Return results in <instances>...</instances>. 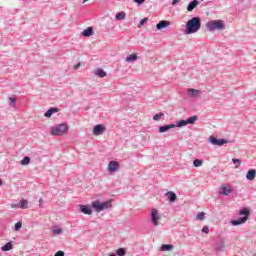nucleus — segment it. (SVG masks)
Returning <instances> with one entry per match:
<instances>
[{
	"label": "nucleus",
	"mask_w": 256,
	"mask_h": 256,
	"mask_svg": "<svg viewBox=\"0 0 256 256\" xmlns=\"http://www.w3.org/2000/svg\"><path fill=\"white\" fill-rule=\"evenodd\" d=\"M199 29H201V18L193 17L192 19L187 21L184 34L192 35V33H197V31H199Z\"/></svg>",
	"instance_id": "f257e3e1"
},
{
	"label": "nucleus",
	"mask_w": 256,
	"mask_h": 256,
	"mask_svg": "<svg viewBox=\"0 0 256 256\" xmlns=\"http://www.w3.org/2000/svg\"><path fill=\"white\" fill-rule=\"evenodd\" d=\"M249 209L242 208L239 211V215H243L244 217H240L236 220L231 221V225H234V227H237L238 225H243V223H247V219H249Z\"/></svg>",
	"instance_id": "f03ea898"
},
{
	"label": "nucleus",
	"mask_w": 256,
	"mask_h": 256,
	"mask_svg": "<svg viewBox=\"0 0 256 256\" xmlns=\"http://www.w3.org/2000/svg\"><path fill=\"white\" fill-rule=\"evenodd\" d=\"M206 27L208 31H223L225 23H223V20H212L207 22Z\"/></svg>",
	"instance_id": "7ed1b4c3"
},
{
	"label": "nucleus",
	"mask_w": 256,
	"mask_h": 256,
	"mask_svg": "<svg viewBox=\"0 0 256 256\" xmlns=\"http://www.w3.org/2000/svg\"><path fill=\"white\" fill-rule=\"evenodd\" d=\"M68 131H69V126H67V124L65 123H62V124L53 126L51 128V135L61 136V135H65V133H68Z\"/></svg>",
	"instance_id": "20e7f679"
},
{
	"label": "nucleus",
	"mask_w": 256,
	"mask_h": 256,
	"mask_svg": "<svg viewBox=\"0 0 256 256\" xmlns=\"http://www.w3.org/2000/svg\"><path fill=\"white\" fill-rule=\"evenodd\" d=\"M91 207L97 211V213H101V211H105V209H109L112 207L111 201L101 202L99 200L93 201Z\"/></svg>",
	"instance_id": "39448f33"
},
{
	"label": "nucleus",
	"mask_w": 256,
	"mask_h": 256,
	"mask_svg": "<svg viewBox=\"0 0 256 256\" xmlns=\"http://www.w3.org/2000/svg\"><path fill=\"white\" fill-rule=\"evenodd\" d=\"M199 117L197 116H191L186 120H179L176 121V124H174L175 127H187V125H193L195 121H197Z\"/></svg>",
	"instance_id": "423d86ee"
},
{
	"label": "nucleus",
	"mask_w": 256,
	"mask_h": 256,
	"mask_svg": "<svg viewBox=\"0 0 256 256\" xmlns=\"http://www.w3.org/2000/svg\"><path fill=\"white\" fill-rule=\"evenodd\" d=\"M161 219V215H159V211L155 208L151 210V223L154 227H159V221Z\"/></svg>",
	"instance_id": "0eeeda50"
},
{
	"label": "nucleus",
	"mask_w": 256,
	"mask_h": 256,
	"mask_svg": "<svg viewBox=\"0 0 256 256\" xmlns=\"http://www.w3.org/2000/svg\"><path fill=\"white\" fill-rule=\"evenodd\" d=\"M208 141L211 143V145H216L217 147H223V145L229 143V141L226 139H217L215 136H210Z\"/></svg>",
	"instance_id": "6e6552de"
},
{
	"label": "nucleus",
	"mask_w": 256,
	"mask_h": 256,
	"mask_svg": "<svg viewBox=\"0 0 256 256\" xmlns=\"http://www.w3.org/2000/svg\"><path fill=\"white\" fill-rule=\"evenodd\" d=\"M109 173H117L119 171V162L112 160L108 163Z\"/></svg>",
	"instance_id": "1a4fd4ad"
},
{
	"label": "nucleus",
	"mask_w": 256,
	"mask_h": 256,
	"mask_svg": "<svg viewBox=\"0 0 256 256\" xmlns=\"http://www.w3.org/2000/svg\"><path fill=\"white\" fill-rule=\"evenodd\" d=\"M105 133V127L102 124H97L93 128V135H103Z\"/></svg>",
	"instance_id": "9d476101"
},
{
	"label": "nucleus",
	"mask_w": 256,
	"mask_h": 256,
	"mask_svg": "<svg viewBox=\"0 0 256 256\" xmlns=\"http://www.w3.org/2000/svg\"><path fill=\"white\" fill-rule=\"evenodd\" d=\"M233 192V189H231V186L229 185H222L220 187V195H229V193H232Z\"/></svg>",
	"instance_id": "9b49d317"
},
{
	"label": "nucleus",
	"mask_w": 256,
	"mask_h": 256,
	"mask_svg": "<svg viewBox=\"0 0 256 256\" xmlns=\"http://www.w3.org/2000/svg\"><path fill=\"white\" fill-rule=\"evenodd\" d=\"M80 211L81 213H84V215H92L93 209H91V206L89 205H80Z\"/></svg>",
	"instance_id": "f8f14e48"
},
{
	"label": "nucleus",
	"mask_w": 256,
	"mask_h": 256,
	"mask_svg": "<svg viewBox=\"0 0 256 256\" xmlns=\"http://www.w3.org/2000/svg\"><path fill=\"white\" fill-rule=\"evenodd\" d=\"M215 251H225V241L223 240H218L215 245H214Z\"/></svg>",
	"instance_id": "ddd939ff"
},
{
	"label": "nucleus",
	"mask_w": 256,
	"mask_h": 256,
	"mask_svg": "<svg viewBox=\"0 0 256 256\" xmlns=\"http://www.w3.org/2000/svg\"><path fill=\"white\" fill-rule=\"evenodd\" d=\"M170 129H175V124H168L164 126H160L158 128L159 133H167Z\"/></svg>",
	"instance_id": "4468645a"
},
{
	"label": "nucleus",
	"mask_w": 256,
	"mask_h": 256,
	"mask_svg": "<svg viewBox=\"0 0 256 256\" xmlns=\"http://www.w3.org/2000/svg\"><path fill=\"white\" fill-rule=\"evenodd\" d=\"M169 25H171V22L167 20H162L156 25V29L158 31H161V29H165V27H169Z\"/></svg>",
	"instance_id": "2eb2a0df"
},
{
	"label": "nucleus",
	"mask_w": 256,
	"mask_h": 256,
	"mask_svg": "<svg viewBox=\"0 0 256 256\" xmlns=\"http://www.w3.org/2000/svg\"><path fill=\"white\" fill-rule=\"evenodd\" d=\"M55 113H59V108L52 107L45 112L44 117L50 118Z\"/></svg>",
	"instance_id": "dca6fc26"
},
{
	"label": "nucleus",
	"mask_w": 256,
	"mask_h": 256,
	"mask_svg": "<svg viewBox=\"0 0 256 256\" xmlns=\"http://www.w3.org/2000/svg\"><path fill=\"white\" fill-rule=\"evenodd\" d=\"M166 197L169 199L170 203H175V201H177V194H175V192H167Z\"/></svg>",
	"instance_id": "f3484780"
},
{
	"label": "nucleus",
	"mask_w": 256,
	"mask_h": 256,
	"mask_svg": "<svg viewBox=\"0 0 256 256\" xmlns=\"http://www.w3.org/2000/svg\"><path fill=\"white\" fill-rule=\"evenodd\" d=\"M187 93L189 97H199L201 95V91L193 88L188 89Z\"/></svg>",
	"instance_id": "a211bd4d"
},
{
	"label": "nucleus",
	"mask_w": 256,
	"mask_h": 256,
	"mask_svg": "<svg viewBox=\"0 0 256 256\" xmlns=\"http://www.w3.org/2000/svg\"><path fill=\"white\" fill-rule=\"evenodd\" d=\"M256 177V170L255 169H250L247 174H246V179L248 181H253Z\"/></svg>",
	"instance_id": "6ab92c4d"
},
{
	"label": "nucleus",
	"mask_w": 256,
	"mask_h": 256,
	"mask_svg": "<svg viewBox=\"0 0 256 256\" xmlns=\"http://www.w3.org/2000/svg\"><path fill=\"white\" fill-rule=\"evenodd\" d=\"M197 5H199V0L191 1L187 6V11H193L195 8H197Z\"/></svg>",
	"instance_id": "aec40b11"
},
{
	"label": "nucleus",
	"mask_w": 256,
	"mask_h": 256,
	"mask_svg": "<svg viewBox=\"0 0 256 256\" xmlns=\"http://www.w3.org/2000/svg\"><path fill=\"white\" fill-rule=\"evenodd\" d=\"M95 75H97V77H100L101 79H103V77H107V72H105V70L99 68L95 71Z\"/></svg>",
	"instance_id": "412c9836"
},
{
	"label": "nucleus",
	"mask_w": 256,
	"mask_h": 256,
	"mask_svg": "<svg viewBox=\"0 0 256 256\" xmlns=\"http://www.w3.org/2000/svg\"><path fill=\"white\" fill-rule=\"evenodd\" d=\"M82 35L84 37H91V35H93V27H88L86 28L83 32Z\"/></svg>",
	"instance_id": "4be33fe9"
},
{
	"label": "nucleus",
	"mask_w": 256,
	"mask_h": 256,
	"mask_svg": "<svg viewBox=\"0 0 256 256\" xmlns=\"http://www.w3.org/2000/svg\"><path fill=\"white\" fill-rule=\"evenodd\" d=\"M13 249V242H8L1 247V251H11Z\"/></svg>",
	"instance_id": "5701e85b"
},
{
	"label": "nucleus",
	"mask_w": 256,
	"mask_h": 256,
	"mask_svg": "<svg viewBox=\"0 0 256 256\" xmlns=\"http://www.w3.org/2000/svg\"><path fill=\"white\" fill-rule=\"evenodd\" d=\"M127 63H133V61H137V54H131L126 57Z\"/></svg>",
	"instance_id": "b1692460"
},
{
	"label": "nucleus",
	"mask_w": 256,
	"mask_h": 256,
	"mask_svg": "<svg viewBox=\"0 0 256 256\" xmlns=\"http://www.w3.org/2000/svg\"><path fill=\"white\" fill-rule=\"evenodd\" d=\"M126 15L125 12H118L115 16V19L117 21H123V19H125Z\"/></svg>",
	"instance_id": "393cba45"
},
{
	"label": "nucleus",
	"mask_w": 256,
	"mask_h": 256,
	"mask_svg": "<svg viewBox=\"0 0 256 256\" xmlns=\"http://www.w3.org/2000/svg\"><path fill=\"white\" fill-rule=\"evenodd\" d=\"M173 249V245L171 244H163L161 246V251H171Z\"/></svg>",
	"instance_id": "a878e982"
},
{
	"label": "nucleus",
	"mask_w": 256,
	"mask_h": 256,
	"mask_svg": "<svg viewBox=\"0 0 256 256\" xmlns=\"http://www.w3.org/2000/svg\"><path fill=\"white\" fill-rule=\"evenodd\" d=\"M28 202L27 200H21L18 204L19 209H27Z\"/></svg>",
	"instance_id": "bb28decb"
},
{
	"label": "nucleus",
	"mask_w": 256,
	"mask_h": 256,
	"mask_svg": "<svg viewBox=\"0 0 256 256\" xmlns=\"http://www.w3.org/2000/svg\"><path fill=\"white\" fill-rule=\"evenodd\" d=\"M29 163H31V158L29 156H26L21 160V165H29Z\"/></svg>",
	"instance_id": "cd10ccee"
},
{
	"label": "nucleus",
	"mask_w": 256,
	"mask_h": 256,
	"mask_svg": "<svg viewBox=\"0 0 256 256\" xmlns=\"http://www.w3.org/2000/svg\"><path fill=\"white\" fill-rule=\"evenodd\" d=\"M116 255L118 256H125L126 255V250L125 248H119L116 250Z\"/></svg>",
	"instance_id": "c85d7f7f"
},
{
	"label": "nucleus",
	"mask_w": 256,
	"mask_h": 256,
	"mask_svg": "<svg viewBox=\"0 0 256 256\" xmlns=\"http://www.w3.org/2000/svg\"><path fill=\"white\" fill-rule=\"evenodd\" d=\"M193 165L194 167H201V165H203V160L195 159Z\"/></svg>",
	"instance_id": "c756f323"
},
{
	"label": "nucleus",
	"mask_w": 256,
	"mask_h": 256,
	"mask_svg": "<svg viewBox=\"0 0 256 256\" xmlns=\"http://www.w3.org/2000/svg\"><path fill=\"white\" fill-rule=\"evenodd\" d=\"M21 227H23V223L21 221L17 222L14 226V231H21Z\"/></svg>",
	"instance_id": "7c9ffc66"
},
{
	"label": "nucleus",
	"mask_w": 256,
	"mask_h": 256,
	"mask_svg": "<svg viewBox=\"0 0 256 256\" xmlns=\"http://www.w3.org/2000/svg\"><path fill=\"white\" fill-rule=\"evenodd\" d=\"M232 163H234V165H236V168L241 167V160H239L237 158H233Z\"/></svg>",
	"instance_id": "2f4dec72"
},
{
	"label": "nucleus",
	"mask_w": 256,
	"mask_h": 256,
	"mask_svg": "<svg viewBox=\"0 0 256 256\" xmlns=\"http://www.w3.org/2000/svg\"><path fill=\"white\" fill-rule=\"evenodd\" d=\"M196 219H198L199 221H203L205 219V213L204 212H200L197 214Z\"/></svg>",
	"instance_id": "473e14b6"
},
{
	"label": "nucleus",
	"mask_w": 256,
	"mask_h": 256,
	"mask_svg": "<svg viewBox=\"0 0 256 256\" xmlns=\"http://www.w3.org/2000/svg\"><path fill=\"white\" fill-rule=\"evenodd\" d=\"M52 233H54V235H61V233H63V229H61V228H54L53 230H52Z\"/></svg>",
	"instance_id": "72a5a7b5"
},
{
	"label": "nucleus",
	"mask_w": 256,
	"mask_h": 256,
	"mask_svg": "<svg viewBox=\"0 0 256 256\" xmlns=\"http://www.w3.org/2000/svg\"><path fill=\"white\" fill-rule=\"evenodd\" d=\"M164 116V114L163 113H158V114H155L154 116H153V120L154 121H159V119H161V117H163Z\"/></svg>",
	"instance_id": "f704fd0d"
},
{
	"label": "nucleus",
	"mask_w": 256,
	"mask_h": 256,
	"mask_svg": "<svg viewBox=\"0 0 256 256\" xmlns=\"http://www.w3.org/2000/svg\"><path fill=\"white\" fill-rule=\"evenodd\" d=\"M147 21H148L147 18L142 19V20L139 22L138 27H143V25H144L145 23H147Z\"/></svg>",
	"instance_id": "c9c22d12"
},
{
	"label": "nucleus",
	"mask_w": 256,
	"mask_h": 256,
	"mask_svg": "<svg viewBox=\"0 0 256 256\" xmlns=\"http://www.w3.org/2000/svg\"><path fill=\"white\" fill-rule=\"evenodd\" d=\"M202 233H205L206 235H208V233H209V227H208V226H204V227L202 228Z\"/></svg>",
	"instance_id": "e433bc0d"
},
{
	"label": "nucleus",
	"mask_w": 256,
	"mask_h": 256,
	"mask_svg": "<svg viewBox=\"0 0 256 256\" xmlns=\"http://www.w3.org/2000/svg\"><path fill=\"white\" fill-rule=\"evenodd\" d=\"M134 3H137V5H143L145 0H134Z\"/></svg>",
	"instance_id": "4c0bfd02"
},
{
	"label": "nucleus",
	"mask_w": 256,
	"mask_h": 256,
	"mask_svg": "<svg viewBox=\"0 0 256 256\" xmlns=\"http://www.w3.org/2000/svg\"><path fill=\"white\" fill-rule=\"evenodd\" d=\"M10 105L11 107H15V98L13 97L10 98Z\"/></svg>",
	"instance_id": "58836bf2"
},
{
	"label": "nucleus",
	"mask_w": 256,
	"mask_h": 256,
	"mask_svg": "<svg viewBox=\"0 0 256 256\" xmlns=\"http://www.w3.org/2000/svg\"><path fill=\"white\" fill-rule=\"evenodd\" d=\"M54 256H65V252H63V251H58V252L55 253Z\"/></svg>",
	"instance_id": "ea45409f"
},
{
	"label": "nucleus",
	"mask_w": 256,
	"mask_h": 256,
	"mask_svg": "<svg viewBox=\"0 0 256 256\" xmlns=\"http://www.w3.org/2000/svg\"><path fill=\"white\" fill-rule=\"evenodd\" d=\"M179 1H181V0H173L172 5H176L177 3H179Z\"/></svg>",
	"instance_id": "a19ab883"
},
{
	"label": "nucleus",
	"mask_w": 256,
	"mask_h": 256,
	"mask_svg": "<svg viewBox=\"0 0 256 256\" xmlns=\"http://www.w3.org/2000/svg\"><path fill=\"white\" fill-rule=\"evenodd\" d=\"M39 203L40 205H43V198H40Z\"/></svg>",
	"instance_id": "79ce46f5"
},
{
	"label": "nucleus",
	"mask_w": 256,
	"mask_h": 256,
	"mask_svg": "<svg viewBox=\"0 0 256 256\" xmlns=\"http://www.w3.org/2000/svg\"><path fill=\"white\" fill-rule=\"evenodd\" d=\"M1 185H3V180L0 179V187H1Z\"/></svg>",
	"instance_id": "37998d69"
},
{
	"label": "nucleus",
	"mask_w": 256,
	"mask_h": 256,
	"mask_svg": "<svg viewBox=\"0 0 256 256\" xmlns=\"http://www.w3.org/2000/svg\"><path fill=\"white\" fill-rule=\"evenodd\" d=\"M75 69H79V64L75 66Z\"/></svg>",
	"instance_id": "c03bdc74"
},
{
	"label": "nucleus",
	"mask_w": 256,
	"mask_h": 256,
	"mask_svg": "<svg viewBox=\"0 0 256 256\" xmlns=\"http://www.w3.org/2000/svg\"><path fill=\"white\" fill-rule=\"evenodd\" d=\"M87 1H89V0H83V3H87Z\"/></svg>",
	"instance_id": "a18cd8bd"
}]
</instances>
